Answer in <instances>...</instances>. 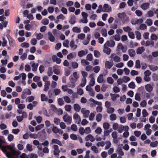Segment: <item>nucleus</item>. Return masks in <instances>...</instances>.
Listing matches in <instances>:
<instances>
[{"mask_svg":"<svg viewBox=\"0 0 158 158\" xmlns=\"http://www.w3.org/2000/svg\"><path fill=\"white\" fill-rule=\"evenodd\" d=\"M89 111L88 110H86L84 111V113L83 114V116L84 118H87L89 114Z\"/></svg>","mask_w":158,"mask_h":158,"instance_id":"55","label":"nucleus"},{"mask_svg":"<svg viewBox=\"0 0 158 158\" xmlns=\"http://www.w3.org/2000/svg\"><path fill=\"white\" fill-rule=\"evenodd\" d=\"M107 81L109 84H112L114 82V81L111 77H109L107 78Z\"/></svg>","mask_w":158,"mask_h":158,"instance_id":"46","label":"nucleus"},{"mask_svg":"<svg viewBox=\"0 0 158 158\" xmlns=\"http://www.w3.org/2000/svg\"><path fill=\"white\" fill-rule=\"evenodd\" d=\"M105 68L106 69H110L113 65V63L112 61L110 62L109 61H106L105 64Z\"/></svg>","mask_w":158,"mask_h":158,"instance_id":"5","label":"nucleus"},{"mask_svg":"<svg viewBox=\"0 0 158 158\" xmlns=\"http://www.w3.org/2000/svg\"><path fill=\"white\" fill-rule=\"evenodd\" d=\"M151 39L152 40H156L158 37L157 35L155 34H152L151 36Z\"/></svg>","mask_w":158,"mask_h":158,"instance_id":"57","label":"nucleus"},{"mask_svg":"<svg viewBox=\"0 0 158 158\" xmlns=\"http://www.w3.org/2000/svg\"><path fill=\"white\" fill-rule=\"evenodd\" d=\"M86 78H84L83 80H82V82L81 83L80 85L78 86V87H79L80 86H81L82 87H84L86 83Z\"/></svg>","mask_w":158,"mask_h":158,"instance_id":"30","label":"nucleus"},{"mask_svg":"<svg viewBox=\"0 0 158 158\" xmlns=\"http://www.w3.org/2000/svg\"><path fill=\"white\" fill-rule=\"evenodd\" d=\"M63 118L64 121L67 122L68 124L70 125L71 124L72 118L67 114L64 115L63 117Z\"/></svg>","mask_w":158,"mask_h":158,"instance_id":"2","label":"nucleus"},{"mask_svg":"<svg viewBox=\"0 0 158 158\" xmlns=\"http://www.w3.org/2000/svg\"><path fill=\"white\" fill-rule=\"evenodd\" d=\"M94 56L97 58L99 57L100 56V53L97 50H94Z\"/></svg>","mask_w":158,"mask_h":158,"instance_id":"47","label":"nucleus"},{"mask_svg":"<svg viewBox=\"0 0 158 158\" xmlns=\"http://www.w3.org/2000/svg\"><path fill=\"white\" fill-rule=\"evenodd\" d=\"M85 55V52L84 50H81L78 53V55L80 57H81Z\"/></svg>","mask_w":158,"mask_h":158,"instance_id":"51","label":"nucleus"},{"mask_svg":"<svg viewBox=\"0 0 158 158\" xmlns=\"http://www.w3.org/2000/svg\"><path fill=\"white\" fill-rule=\"evenodd\" d=\"M41 23L44 25H47L48 24L49 20L47 19H44L41 20Z\"/></svg>","mask_w":158,"mask_h":158,"instance_id":"31","label":"nucleus"},{"mask_svg":"<svg viewBox=\"0 0 158 158\" xmlns=\"http://www.w3.org/2000/svg\"><path fill=\"white\" fill-rule=\"evenodd\" d=\"M74 109L76 112H79L81 109L80 106L77 104H75L73 105Z\"/></svg>","mask_w":158,"mask_h":158,"instance_id":"17","label":"nucleus"},{"mask_svg":"<svg viewBox=\"0 0 158 158\" xmlns=\"http://www.w3.org/2000/svg\"><path fill=\"white\" fill-rule=\"evenodd\" d=\"M69 41L68 40H65L64 41L63 43V46L66 48L69 47Z\"/></svg>","mask_w":158,"mask_h":158,"instance_id":"50","label":"nucleus"},{"mask_svg":"<svg viewBox=\"0 0 158 158\" xmlns=\"http://www.w3.org/2000/svg\"><path fill=\"white\" fill-rule=\"evenodd\" d=\"M102 118V115L101 114H98L96 116V121L98 122H100Z\"/></svg>","mask_w":158,"mask_h":158,"instance_id":"24","label":"nucleus"},{"mask_svg":"<svg viewBox=\"0 0 158 158\" xmlns=\"http://www.w3.org/2000/svg\"><path fill=\"white\" fill-rule=\"evenodd\" d=\"M95 84V81L94 79V77H92V78L90 80V81L89 83V85L91 86H93Z\"/></svg>","mask_w":158,"mask_h":158,"instance_id":"58","label":"nucleus"},{"mask_svg":"<svg viewBox=\"0 0 158 158\" xmlns=\"http://www.w3.org/2000/svg\"><path fill=\"white\" fill-rule=\"evenodd\" d=\"M97 82L99 83H102L103 81V76L102 74H100L97 78Z\"/></svg>","mask_w":158,"mask_h":158,"instance_id":"18","label":"nucleus"},{"mask_svg":"<svg viewBox=\"0 0 158 158\" xmlns=\"http://www.w3.org/2000/svg\"><path fill=\"white\" fill-rule=\"evenodd\" d=\"M118 17L122 21L123 19L126 16V15L125 12L119 13L118 14Z\"/></svg>","mask_w":158,"mask_h":158,"instance_id":"15","label":"nucleus"},{"mask_svg":"<svg viewBox=\"0 0 158 158\" xmlns=\"http://www.w3.org/2000/svg\"><path fill=\"white\" fill-rule=\"evenodd\" d=\"M116 152L119 155L121 156H123L124 153L122 151V149L121 148H118L116 150Z\"/></svg>","mask_w":158,"mask_h":158,"instance_id":"21","label":"nucleus"},{"mask_svg":"<svg viewBox=\"0 0 158 158\" xmlns=\"http://www.w3.org/2000/svg\"><path fill=\"white\" fill-rule=\"evenodd\" d=\"M69 79L71 83H74L77 80L76 78H74L72 75H71L69 77Z\"/></svg>","mask_w":158,"mask_h":158,"instance_id":"45","label":"nucleus"},{"mask_svg":"<svg viewBox=\"0 0 158 158\" xmlns=\"http://www.w3.org/2000/svg\"><path fill=\"white\" fill-rule=\"evenodd\" d=\"M106 145L105 147V148L106 149H108L110 147L111 143L109 141H106Z\"/></svg>","mask_w":158,"mask_h":158,"instance_id":"26","label":"nucleus"},{"mask_svg":"<svg viewBox=\"0 0 158 158\" xmlns=\"http://www.w3.org/2000/svg\"><path fill=\"white\" fill-rule=\"evenodd\" d=\"M129 88L131 89H135V85L133 82H131L128 85Z\"/></svg>","mask_w":158,"mask_h":158,"instance_id":"32","label":"nucleus"},{"mask_svg":"<svg viewBox=\"0 0 158 158\" xmlns=\"http://www.w3.org/2000/svg\"><path fill=\"white\" fill-rule=\"evenodd\" d=\"M85 37V35L83 33H81L78 35L77 38L78 39L82 40Z\"/></svg>","mask_w":158,"mask_h":158,"instance_id":"42","label":"nucleus"},{"mask_svg":"<svg viewBox=\"0 0 158 158\" xmlns=\"http://www.w3.org/2000/svg\"><path fill=\"white\" fill-rule=\"evenodd\" d=\"M141 7L144 10H145L148 9L149 6V3H145L142 4L141 6Z\"/></svg>","mask_w":158,"mask_h":158,"instance_id":"8","label":"nucleus"},{"mask_svg":"<svg viewBox=\"0 0 158 158\" xmlns=\"http://www.w3.org/2000/svg\"><path fill=\"white\" fill-rule=\"evenodd\" d=\"M148 66L149 67V69L151 70L155 71L158 69V68L157 66H154L152 65H148Z\"/></svg>","mask_w":158,"mask_h":158,"instance_id":"19","label":"nucleus"},{"mask_svg":"<svg viewBox=\"0 0 158 158\" xmlns=\"http://www.w3.org/2000/svg\"><path fill=\"white\" fill-rule=\"evenodd\" d=\"M140 67V61L139 60H137L136 61L135 67L136 68L139 69Z\"/></svg>","mask_w":158,"mask_h":158,"instance_id":"44","label":"nucleus"},{"mask_svg":"<svg viewBox=\"0 0 158 158\" xmlns=\"http://www.w3.org/2000/svg\"><path fill=\"white\" fill-rule=\"evenodd\" d=\"M158 144V141H156L154 142H151L150 144V146L152 147H155L157 146Z\"/></svg>","mask_w":158,"mask_h":158,"instance_id":"38","label":"nucleus"},{"mask_svg":"<svg viewBox=\"0 0 158 158\" xmlns=\"http://www.w3.org/2000/svg\"><path fill=\"white\" fill-rule=\"evenodd\" d=\"M145 50V49L143 47H139L137 48L136 53L137 54H141Z\"/></svg>","mask_w":158,"mask_h":158,"instance_id":"13","label":"nucleus"},{"mask_svg":"<svg viewBox=\"0 0 158 158\" xmlns=\"http://www.w3.org/2000/svg\"><path fill=\"white\" fill-rule=\"evenodd\" d=\"M73 118L74 119L76 120H79L78 124H79L80 123L81 120L79 115L77 113H75L73 115Z\"/></svg>","mask_w":158,"mask_h":158,"instance_id":"14","label":"nucleus"},{"mask_svg":"<svg viewBox=\"0 0 158 158\" xmlns=\"http://www.w3.org/2000/svg\"><path fill=\"white\" fill-rule=\"evenodd\" d=\"M52 142L53 143H56L58 144L60 146H62L63 145L60 141L56 139H52Z\"/></svg>","mask_w":158,"mask_h":158,"instance_id":"11","label":"nucleus"},{"mask_svg":"<svg viewBox=\"0 0 158 158\" xmlns=\"http://www.w3.org/2000/svg\"><path fill=\"white\" fill-rule=\"evenodd\" d=\"M73 31L74 32L79 33L81 32V29L77 27H73L72 29Z\"/></svg>","mask_w":158,"mask_h":158,"instance_id":"22","label":"nucleus"},{"mask_svg":"<svg viewBox=\"0 0 158 158\" xmlns=\"http://www.w3.org/2000/svg\"><path fill=\"white\" fill-rule=\"evenodd\" d=\"M123 29L125 31L128 32L129 33L132 30V29L128 26L123 27Z\"/></svg>","mask_w":158,"mask_h":158,"instance_id":"40","label":"nucleus"},{"mask_svg":"<svg viewBox=\"0 0 158 158\" xmlns=\"http://www.w3.org/2000/svg\"><path fill=\"white\" fill-rule=\"evenodd\" d=\"M69 23L71 24H73L76 23V17L73 15L71 16L70 19L69 20Z\"/></svg>","mask_w":158,"mask_h":158,"instance_id":"9","label":"nucleus"},{"mask_svg":"<svg viewBox=\"0 0 158 158\" xmlns=\"http://www.w3.org/2000/svg\"><path fill=\"white\" fill-rule=\"evenodd\" d=\"M142 115L143 117H145L148 116V115L146 110L144 109L143 110L142 112Z\"/></svg>","mask_w":158,"mask_h":158,"instance_id":"48","label":"nucleus"},{"mask_svg":"<svg viewBox=\"0 0 158 158\" xmlns=\"http://www.w3.org/2000/svg\"><path fill=\"white\" fill-rule=\"evenodd\" d=\"M36 120L38 123H40L42 120V118L41 116H39L36 118Z\"/></svg>","mask_w":158,"mask_h":158,"instance_id":"60","label":"nucleus"},{"mask_svg":"<svg viewBox=\"0 0 158 158\" xmlns=\"http://www.w3.org/2000/svg\"><path fill=\"white\" fill-rule=\"evenodd\" d=\"M85 139L87 141L90 140L91 142H93L94 141L95 139L92 135L89 134L85 137Z\"/></svg>","mask_w":158,"mask_h":158,"instance_id":"6","label":"nucleus"},{"mask_svg":"<svg viewBox=\"0 0 158 158\" xmlns=\"http://www.w3.org/2000/svg\"><path fill=\"white\" fill-rule=\"evenodd\" d=\"M41 100L42 101H47L48 100V98L46 97L44 94H42L41 95Z\"/></svg>","mask_w":158,"mask_h":158,"instance_id":"25","label":"nucleus"},{"mask_svg":"<svg viewBox=\"0 0 158 158\" xmlns=\"http://www.w3.org/2000/svg\"><path fill=\"white\" fill-rule=\"evenodd\" d=\"M21 46L22 48H27L29 46V44L28 43L24 42L21 44Z\"/></svg>","mask_w":158,"mask_h":158,"instance_id":"43","label":"nucleus"},{"mask_svg":"<svg viewBox=\"0 0 158 158\" xmlns=\"http://www.w3.org/2000/svg\"><path fill=\"white\" fill-rule=\"evenodd\" d=\"M102 131V129L100 127H98L95 130V132L96 133L98 134H100Z\"/></svg>","mask_w":158,"mask_h":158,"instance_id":"56","label":"nucleus"},{"mask_svg":"<svg viewBox=\"0 0 158 158\" xmlns=\"http://www.w3.org/2000/svg\"><path fill=\"white\" fill-rule=\"evenodd\" d=\"M123 82L125 83H127V82L128 81L130 80V78L128 77L127 76H124L123 78Z\"/></svg>","mask_w":158,"mask_h":158,"instance_id":"63","label":"nucleus"},{"mask_svg":"<svg viewBox=\"0 0 158 158\" xmlns=\"http://www.w3.org/2000/svg\"><path fill=\"white\" fill-rule=\"evenodd\" d=\"M103 127L105 130H107L109 128L110 124L107 123H104L103 124Z\"/></svg>","mask_w":158,"mask_h":158,"instance_id":"34","label":"nucleus"},{"mask_svg":"<svg viewBox=\"0 0 158 158\" xmlns=\"http://www.w3.org/2000/svg\"><path fill=\"white\" fill-rule=\"evenodd\" d=\"M148 26H150L152 24V22L151 19H147L145 22Z\"/></svg>","mask_w":158,"mask_h":158,"instance_id":"35","label":"nucleus"},{"mask_svg":"<svg viewBox=\"0 0 158 158\" xmlns=\"http://www.w3.org/2000/svg\"><path fill=\"white\" fill-rule=\"evenodd\" d=\"M50 85V81L46 82L44 85V90L46 92L49 89Z\"/></svg>","mask_w":158,"mask_h":158,"instance_id":"7","label":"nucleus"},{"mask_svg":"<svg viewBox=\"0 0 158 158\" xmlns=\"http://www.w3.org/2000/svg\"><path fill=\"white\" fill-rule=\"evenodd\" d=\"M36 35L37 36L36 38L38 40H40L43 37V35H42L40 33L39 34L36 33Z\"/></svg>","mask_w":158,"mask_h":158,"instance_id":"61","label":"nucleus"},{"mask_svg":"<svg viewBox=\"0 0 158 158\" xmlns=\"http://www.w3.org/2000/svg\"><path fill=\"white\" fill-rule=\"evenodd\" d=\"M48 39L49 40L52 42H53L55 40V37L52 33L50 32H49L48 33Z\"/></svg>","mask_w":158,"mask_h":158,"instance_id":"12","label":"nucleus"},{"mask_svg":"<svg viewBox=\"0 0 158 158\" xmlns=\"http://www.w3.org/2000/svg\"><path fill=\"white\" fill-rule=\"evenodd\" d=\"M44 126L43 124H41L38 125L35 127V129L36 131H38L40 130L41 128H43Z\"/></svg>","mask_w":158,"mask_h":158,"instance_id":"23","label":"nucleus"},{"mask_svg":"<svg viewBox=\"0 0 158 158\" xmlns=\"http://www.w3.org/2000/svg\"><path fill=\"white\" fill-rule=\"evenodd\" d=\"M137 90L138 92L141 93L143 94H144V92H145V91L144 89V87L142 86L139 87L138 89Z\"/></svg>","mask_w":158,"mask_h":158,"instance_id":"29","label":"nucleus"},{"mask_svg":"<svg viewBox=\"0 0 158 158\" xmlns=\"http://www.w3.org/2000/svg\"><path fill=\"white\" fill-rule=\"evenodd\" d=\"M135 34L136 35V37L138 40L141 39V35L140 32L139 31H135Z\"/></svg>","mask_w":158,"mask_h":158,"instance_id":"52","label":"nucleus"},{"mask_svg":"<svg viewBox=\"0 0 158 158\" xmlns=\"http://www.w3.org/2000/svg\"><path fill=\"white\" fill-rule=\"evenodd\" d=\"M72 67L73 69H76L78 67V64L76 62H72Z\"/></svg>","mask_w":158,"mask_h":158,"instance_id":"59","label":"nucleus"},{"mask_svg":"<svg viewBox=\"0 0 158 158\" xmlns=\"http://www.w3.org/2000/svg\"><path fill=\"white\" fill-rule=\"evenodd\" d=\"M101 33L102 34V35L104 37H106L107 35V30L105 28L102 29Z\"/></svg>","mask_w":158,"mask_h":158,"instance_id":"37","label":"nucleus"},{"mask_svg":"<svg viewBox=\"0 0 158 158\" xmlns=\"http://www.w3.org/2000/svg\"><path fill=\"white\" fill-rule=\"evenodd\" d=\"M111 10V8L107 4H105L103 5L102 11L103 12H109Z\"/></svg>","mask_w":158,"mask_h":158,"instance_id":"4","label":"nucleus"},{"mask_svg":"<svg viewBox=\"0 0 158 158\" xmlns=\"http://www.w3.org/2000/svg\"><path fill=\"white\" fill-rule=\"evenodd\" d=\"M63 98L64 101L67 103H70L71 102V100L70 99L68 96H64L63 97Z\"/></svg>","mask_w":158,"mask_h":158,"instance_id":"39","label":"nucleus"},{"mask_svg":"<svg viewBox=\"0 0 158 158\" xmlns=\"http://www.w3.org/2000/svg\"><path fill=\"white\" fill-rule=\"evenodd\" d=\"M26 148L27 150L29 152H31L33 150L32 146L30 144H27V145Z\"/></svg>","mask_w":158,"mask_h":158,"instance_id":"64","label":"nucleus"},{"mask_svg":"<svg viewBox=\"0 0 158 158\" xmlns=\"http://www.w3.org/2000/svg\"><path fill=\"white\" fill-rule=\"evenodd\" d=\"M89 100L90 101L93 102V103H94V104H96V105H98V106H101L102 105V103L101 102H99L97 101H95V100H94L93 98H91Z\"/></svg>","mask_w":158,"mask_h":158,"instance_id":"20","label":"nucleus"},{"mask_svg":"<svg viewBox=\"0 0 158 158\" xmlns=\"http://www.w3.org/2000/svg\"><path fill=\"white\" fill-rule=\"evenodd\" d=\"M145 89L148 92H151L153 89L152 87L150 84H147L145 85Z\"/></svg>","mask_w":158,"mask_h":158,"instance_id":"16","label":"nucleus"},{"mask_svg":"<svg viewBox=\"0 0 158 158\" xmlns=\"http://www.w3.org/2000/svg\"><path fill=\"white\" fill-rule=\"evenodd\" d=\"M116 116L114 114H111L110 115V119L112 121H114L116 119Z\"/></svg>","mask_w":158,"mask_h":158,"instance_id":"54","label":"nucleus"},{"mask_svg":"<svg viewBox=\"0 0 158 158\" xmlns=\"http://www.w3.org/2000/svg\"><path fill=\"white\" fill-rule=\"evenodd\" d=\"M48 75V76H51L53 73L52 68L51 67H49L48 68V70L47 72Z\"/></svg>","mask_w":158,"mask_h":158,"instance_id":"33","label":"nucleus"},{"mask_svg":"<svg viewBox=\"0 0 158 158\" xmlns=\"http://www.w3.org/2000/svg\"><path fill=\"white\" fill-rule=\"evenodd\" d=\"M58 104L60 106H62L64 104V101L62 98H59L57 100Z\"/></svg>","mask_w":158,"mask_h":158,"instance_id":"36","label":"nucleus"},{"mask_svg":"<svg viewBox=\"0 0 158 158\" xmlns=\"http://www.w3.org/2000/svg\"><path fill=\"white\" fill-rule=\"evenodd\" d=\"M94 71L95 73H97L100 70V67L99 66H96L93 68Z\"/></svg>","mask_w":158,"mask_h":158,"instance_id":"62","label":"nucleus"},{"mask_svg":"<svg viewBox=\"0 0 158 158\" xmlns=\"http://www.w3.org/2000/svg\"><path fill=\"white\" fill-rule=\"evenodd\" d=\"M148 17H151L154 15V13L152 11L150 10H149L146 15Z\"/></svg>","mask_w":158,"mask_h":158,"instance_id":"27","label":"nucleus"},{"mask_svg":"<svg viewBox=\"0 0 158 158\" xmlns=\"http://www.w3.org/2000/svg\"><path fill=\"white\" fill-rule=\"evenodd\" d=\"M110 44V42L107 41L104 45L103 52L107 55H109L111 52V49L107 47Z\"/></svg>","mask_w":158,"mask_h":158,"instance_id":"1","label":"nucleus"},{"mask_svg":"<svg viewBox=\"0 0 158 158\" xmlns=\"http://www.w3.org/2000/svg\"><path fill=\"white\" fill-rule=\"evenodd\" d=\"M87 60L91 61L93 60V56L91 53H89L86 56Z\"/></svg>","mask_w":158,"mask_h":158,"instance_id":"53","label":"nucleus"},{"mask_svg":"<svg viewBox=\"0 0 158 158\" xmlns=\"http://www.w3.org/2000/svg\"><path fill=\"white\" fill-rule=\"evenodd\" d=\"M128 54L130 56L134 57L135 55V52L134 50L133 49H129L128 50Z\"/></svg>","mask_w":158,"mask_h":158,"instance_id":"10","label":"nucleus"},{"mask_svg":"<svg viewBox=\"0 0 158 158\" xmlns=\"http://www.w3.org/2000/svg\"><path fill=\"white\" fill-rule=\"evenodd\" d=\"M110 57L112 60L116 62H119L120 61V58L118 56H116L115 54H111Z\"/></svg>","mask_w":158,"mask_h":158,"instance_id":"3","label":"nucleus"},{"mask_svg":"<svg viewBox=\"0 0 158 158\" xmlns=\"http://www.w3.org/2000/svg\"><path fill=\"white\" fill-rule=\"evenodd\" d=\"M71 129L74 131H76L77 129V126L75 124H72L71 126Z\"/></svg>","mask_w":158,"mask_h":158,"instance_id":"49","label":"nucleus"},{"mask_svg":"<svg viewBox=\"0 0 158 158\" xmlns=\"http://www.w3.org/2000/svg\"><path fill=\"white\" fill-rule=\"evenodd\" d=\"M135 99L136 100L140 101V94L139 93H136L135 95Z\"/></svg>","mask_w":158,"mask_h":158,"instance_id":"41","label":"nucleus"},{"mask_svg":"<svg viewBox=\"0 0 158 158\" xmlns=\"http://www.w3.org/2000/svg\"><path fill=\"white\" fill-rule=\"evenodd\" d=\"M64 108L66 111L69 112L71 110L72 107L70 105H66L65 106Z\"/></svg>","mask_w":158,"mask_h":158,"instance_id":"28","label":"nucleus"}]
</instances>
